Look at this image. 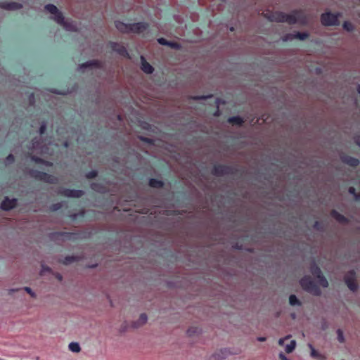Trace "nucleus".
<instances>
[{"mask_svg":"<svg viewBox=\"0 0 360 360\" xmlns=\"http://www.w3.org/2000/svg\"><path fill=\"white\" fill-rule=\"evenodd\" d=\"M266 338L265 337H258L257 338V340L259 342H264L266 341Z\"/></svg>","mask_w":360,"mask_h":360,"instance_id":"obj_60","label":"nucleus"},{"mask_svg":"<svg viewBox=\"0 0 360 360\" xmlns=\"http://www.w3.org/2000/svg\"><path fill=\"white\" fill-rule=\"evenodd\" d=\"M23 5L21 3L11 1V2H0V8L6 11H18L22 8Z\"/></svg>","mask_w":360,"mask_h":360,"instance_id":"obj_10","label":"nucleus"},{"mask_svg":"<svg viewBox=\"0 0 360 360\" xmlns=\"http://www.w3.org/2000/svg\"><path fill=\"white\" fill-rule=\"evenodd\" d=\"M336 333H337V339H338V340L340 342H341V343L345 342V339L343 331L340 328H338L336 330Z\"/></svg>","mask_w":360,"mask_h":360,"instance_id":"obj_37","label":"nucleus"},{"mask_svg":"<svg viewBox=\"0 0 360 360\" xmlns=\"http://www.w3.org/2000/svg\"><path fill=\"white\" fill-rule=\"evenodd\" d=\"M340 158L342 162L352 167H356L360 163L359 160L357 158L351 156L344 155L342 156Z\"/></svg>","mask_w":360,"mask_h":360,"instance_id":"obj_20","label":"nucleus"},{"mask_svg":"<svg viewBox=\"0 0 360 360\" xmlns=\"http://www.w3.org/2000/svg\"><path fill=\"white\" fill-rule=\"evenodd\" d=\"M98 172L96 170H91L89 172H87L85 175L86 179H91L97 176Z\"/></svg>","mask_w":360,"mask_h":360,"instance_id":"obj_40","label":"nucleus"},{"mask_svg":"<svg viewBox=\"0 0 360 360\" xmlns=\"http://www.w3.org/2000/svg\"><path fill=\"white\" fill-rule=\"evenodd\" d=\"M61 207H62V203L58 202V203L53 204L51 205V208L53 211H56V210H59Z\"/></svg>","mask_w":360,"mask_h":360,"instance_id":"obj_50","label":"nucleus"},{"mask_svg":"<svg viewBox=\"0 0 360 360\" xmlns=\"http://www.w3.org/2000/svg\"><path fill=\"white\" fill-rule=\"evenodd\" d=\"M230 349L228 348L221 349L217 352L214 353L211 355L209 360H224L229 356L231 355Z\"/></svg>","mask_w":360,"mask_h":360,"instance_id":"obj_11","label":"nucleus"},{"mask_svg":"<svg viewBox=\"0 0 360 360\" xmlns=\"http://www.w3.org/2000/svg\"><path fill=\"white\" fill-rule=\"evenodd\" d=\"M213 97L212 94H208L206 96H195L192 98L195 101H199V100H206L207 98H211Z\"/></svg>","mask_w":360,"mask_h":360,"instance_id":"obj_41","label":"nucleus"},{"mask_svg":"<svg viewBox=\"0 0 360 360\" xmlns=\"http://www.w3.org/2000/svg\"><path fill=\"white\" fill-rule=\"evenodd\" d=\"M45 9L51 14L57 13L59 10L58 8L52 4H49L45 6Z\"/></svg>","mask_w":360,"mask_h":360,"instance_id":"obj_32","label":"nucleus"},{"mask_svg":"<svg viewBox=\"0 0 360 360\" xmlns=\"http://www.w3.org/2000/svg\"><path fill=\"white\" fill-rule=\"evenodd\" d=\"M23 290L27 292L28 293L29 295H30V296L32 297H36L37 295L36 293L31 289V288L30 287H24L23 288Z\"/></svg>","mask_w":360,"mask_h":360,"instance_id":"obj_44","label":"nucleus"},{"mask_svg":"<svg viewBox=\"0 0 360 360\" xmlns=\"http://www.w3.org/2000/svg\"><path fill=\"white\" fill-rule=\"evenodd\" d=\"M309 347L311 349V356L314 358L319 357V353L314 348L311 344H309Z\"/></svg>","mask_w":360,"mask_h":360,"instance_id":"obj_42","label":"nucleus"},{"mask_svg":"<svg viewBox=\"0 0 360 360\" xmlns=\"http://www.w3.org/2000/svg\"><path fill=\"white\" fill-rule=\"evenodd\" d=\"M348 192L349 193L352 194L354 195V197L355 196V194H356V189L354 187H352V186H350L349 188H348Z\"/></svg>","mask_w":360,"mask_h":360,"instance_id":"obj_52","label":"nucleus"},{"mask_svg":"<svg viewBox=\"0 0 360 360\" xmlns=\"http://www.w3.org/2000/svg\"><path fill=\"white\" fill-rule=\"evenodd\" d=\"M41 164L46 165V166H49V167H51V166L53 165L52 162L46 161V160H44V162Z\"/></svg>","mask_w":360,"mask_h":360,"instance_id":"obj_59","label":"nucleus"},{"mask_svg":"<svg viewBox=\"0 0 360 360\" xmlns=\"http://www.w3.org/2000/svg\"><path fill=\"white\" fill-rule=\"evenodd\" d=\"M330 216L333 218H334L338 222H339L340 224H348V222H349V219L346 217L341 214L335 210H331Z\"/></svg>","mask_w":360,"mask_h":360,"instance_id":"obj_18","label":"nucleus"},{"mask_svg":"<svg viewBox=\"0 0 360 360\" xmlns=\"http://www.w3.org/2000/svg\"><path fill=\"white\" fill-rule=\"evenodd\" d=\"M46 129V122L45 121H43L41 123L40 127L39 129V134H44L45 131Z\"/></svg>","mask_w":360,"mask_h":360,"instance_id":"obj_43","label":"nucleus"},{"mask_svg":"<svg viewBox=\"0 0 360 360\" xmlns=\"http://www.w3.org/2000/svg\"><path fill=\"white\" fill-rule=\"evenodd\" d=\"M342 27L347 32H352L354 30V26L352 22L349 21H345L342 25Z\"/></svg>","mask_w":360,"mask_h":360,"instance_id":"obj_33","label":"nucleus"},{"mask_svg":"<svg viewBox=\"0 0 360 360\" xmlns=\"http://www.w3.org/2000/svg\"><path fill=\"white\" fill-rule=\"evenodd\" d=\"M309 37L308 32H295V39H299L301 41L305 40Z\"/></svg>","mask_w":360,"mask_h":360,"instance_id":"obj_34","label":"nucleus"},{"mask_svg":"<svg viewBox=\"0 0 360 360\" xmlns=\"http://www.w3.org/2000/svg\"><path fill=\"white\" fill-rule=\"evenodd\" d=\"M103 67L102 63L98 60H89L84 63L79 64L77 67V70L80 72H85L87 69H101Z\"/></svg>","mask_w":360,"mask_h":360,"instance_id":"obj_8","label":"nucleus"},{"mask_svg":"<svg viewBox=\"0 0 360 360\" xmlns=\"http://www.w3.org/2000/svg\"><path fill=\"white\" fill-rule=\"evenodd\" d=\"M144 142L149 144H154V140L148 137H146Z\"/></svg>","mask_w":360,"mask_h":360,"instance_id":"obj_55","label":"nucleus"},{"mask_svg":"<svg viewBox=\"0 0 360 360\" xmlns=\"http://www.w3.org/2000/svg\"><path fill=\"white\" fill-rule=\"evenodd\" d=\"M78 261V257L76 256H66L63 260V264L65 265H69L74 262Z\"/></svg>","mask_w":360,"mask_h":360,"instance_id":"obj_28","label":"nucleus"},{"mask_svg":"<svg viewBox=\"0 0 360 360\" xmlns=\"http://www.w3.org/2000/svg\"><path fill=\"white\" fill-rule=\"evenodd\" d=\"M77 217H78V214H72L71 215V218H72V219H76Z\"/></svg>","mask_w":360,"mask_h":360,"instance_id":"obj_64","label":"nucleus"},{"mask_svg":"<svg viewBox=\"0 0 360 360\" xmlns=\"http://www.w3.org/2000/svg\"><path fill=\"white\" fill-rule=\"evenodd\" d=\"M42 143L41 139L40 137H34L31 141L30 149H38L41 147Z\"/></svg>","mask_w":360,"mask_h":360,"instance_id":"obj_25","label":"nucleus"},{"mask_svg":"<svg viewBox=\"0 0 360 360\" xmlns=\"http://www.w3.org/2000/svg\"><path fill=\"white\" fill-rule=\"evenodd\" d=\"M148 184L150 187L155 188H160L164 186L163 181L156 179H150Z\"/></svg>","mask_w":360,"mask_h":360,"instance_id":"obj_26","label":"nucleus"},{"mask_svg":"<svg viewBox=\"0 0 360 360\" xmlns=\"http://www.w3.org/2000/svg\"><path fill=\"white\" fill-rule=\"evenodd\" d=\"M290 335H288L285 338H280L279 340H278V344L280 345H283V342H284V340L288 339L290 338Z\"/></svg>","mask_w":360,"mask_h":360,"instance_id":"obj_57","label":"nucleus"},{"mask_svg":"<svg viewBox=\"0 0 360 360\" xmlns=\"http://www.w3.org/2000/svg\"><path fill=\"white\" fill-rule=\"evenodd\" d=\"M16 199L13 198L11 200L8 197H6L1 203L0 208L4 211H9L16 206Z\"/></svg>","mask_w":360,"mask_h":360,"instance_id":"obj_12","label":"nucleus"},{"mask_svg":"<svg viewBox=\"0 0 360 360\" xmlns=\"http://www.w3.org/2000/svg\"><path fill=\"white\" fill-rule=\"evenodd\" d=\"M289 303L291 306H301L302 302L295 295H290L289 297Z\"/></svg>","mask_w":360,"mask_h":360,"instance_id":"obj_27","label":"nucleus"},{"mask_svg":"<svg viewBox=\"0 0 360 360\" xmlns=\"http://www.w3.org/2000/svg\"><path fill=\"white\" fill-rule=\"evenodd\" d=\"M283 22H288L290 25H294L297 22L302 25L307 23V18L301 10H294L289 14H286L283 12Z\"/></svg>","mask_w":360,"mask_h":360,"instance_id":"obj_2","label":"nucleus"},{"mask_svg":"<svg viewBox=\"0 0 360 360\" xmlns=\"http://www.w3.org/2000/svg\"><path fill=\"white\" fill-rule=\"evenodd\" d=\"M340 13H333L330 11L323 13L320 16V21L325 27L338 26L340 25L339 18Z\"/></svg>","mask_w":360,"mask_h":360,"instance_id":"obj_5","label":"nucleus"},{"mask_svg":"<svg viewBox=\"0 0 360 360\" xmlns=\"http://www.w3.org/2000/svg\"><path fill=\"white\" fill-rule=\"evenodd\" d=\"M69 349L72 351V352H79L81 351V347L79 343L77 342H70L69 344Z\"/></svg>","mask_w":360,"mask_h":360,"instance_id":"obj_30","label":"nucleus"},{"mask_svg":"<svg viewBox=\"0 0 360 360\" xmlns=\"http://www.w3.org/2000/svg\"><path fill=\"white\" fill-rule=\"evenodd\" d=\"M30 159L33 162H34L36 163H38V164H41L44 162V159H42V158H41L39 157L35 156V155H32L30 157Z\"/></svg>","mask_w":360,"mask_h":360,"instance_id":"obj_46","label":"nucleus"},{"mask_svg":"<svg viewBox=\"0 0 360 360\" xmlns=\"http://www.w3.org/2000/svg\"><path fill=\"white\" fill-rule=\"evenodd\" d=\"M302 288L314 296H320L321 290L317 284L309 276H304L300 280Z\"/></svg>","mask_w":360,"mask_h":360,"instance_id":"obj_3","label":"nucleus"},{"mask_svg":"<svg viewBox=\"0 0 360 360\" xmlns=\"http://www.w3.org/2000/svg\"><path fill=\"white\" fill-rule=\"evenodd\" d=\"M110 45L112 51L117 53L119 55L124 57L129 56L127 50L124 46L120 45L117 42H111Z\"/></svg>","mask_w":360,"mask_h":360,"instance_id":"obj_15","label":"nucleus"},{"mask_svg":"<svg viewBox=\"0 0 360 360\" xmlns=\"http://www.w3.org/2000/svg\"><path fill=\"white\" fill-rule=\"evenodd\" d=\"M326 328H327V324H326V321H324V322L322 323V325H321V328H322L323 330H326Z\"/></svg>","mask_w":360,"mask_h":360,"instance_id":"obj_63","label":"nucleus"},{"mask_svg":"<svg viewBox=\"0 0 360 360\" xmlns=\"http://www.w3.org/2000/svg\"><path fill=\"white\" fill-rule=\"evenodd\" d=\"M148 321V316L145 313L141 314L138 320L134 321L131 323V327L134 329H137L142 326L145 325Z\"/></svg>","mask_w":360,"mask_h":360,"instance_id":"obj_17","label":"nucleus"},{"mask_svg":"<svg viewBox=\"0 0 360 360\" xmlns=\"http://www.w3.org/2000/svg\"><path fill=\"white\" fill-rule=\"evenodd\" d=\"M318 279H319V284L323 288H327L328 286V282L323 275L319 277Z\"/></svg>","mask_w":360,"mask_h":360,"instance_id":"obj_38","label":"nucleus"},{"mask_svg":"<svg viewBox=\"0 0 360 360\" xmlns=\"http://www.w3.org/2000/svg\"><path fill=\"white\" fill-rule=\"evenodd\" d=\"M93 233L92 231L85 230L79 231L77 232H52L49 233V238L52 240H77L82 239H87L91 238Z\"/></svg>","mask_w":360,"mask_h":360,"instance_id":"obj_1","label":"nucleus"},{"mask_svg":"<svg viewBox=\"0 0 360 360\" xmlns=\"http://www.w3.org/2000/svg\"><path fill=\"white\" fill-rule=\"evenodd\" d=\"M127 330H128V325H127V322L125 321V322H124V323L121 325V326H120V329H119V331H120V333H126Z\"/></svg>","mask_w":360,"mask_h":360,"instance_id":"obj_45","label":"nucleus"},{"mask_svg":"<svg viewBox=\"0 0 360 360\" xmlns=\"http://www.w3.org/2000/svg\"><path fill=\"white\" fill-rule=\"evenodd\" d=\"M51 91L52 93H54L56 94H59V95H66L68 94L71 93V91H58L56 89H52Z\"/></svg>","mask_w":360,"mask_h":360,"instance_id":"obj_51","label":"nucleus"},{"mask_svg":"<svg viewBox=\"0 0 360 360\" xmlns=\"http://www.w3.org/2000/svg\"><path fill=\"white\" fill-rule=\"evenodd\" d=\"M200 330L197 327H191L186 330V334L188 336H193L195 333H199Z\"/></svg>","mask_w":360,"mask_h":360,"instance_id":"obj_36","label":"nucleus"},{"mask_svg":"<svg viewBox=\"0 0 360 360\" xmlns=\"http://www.w3.org/2000/svg\"><path fill=\"white\" fill-rule=\"evenodd\" d=\"M20 290L19 288H11V289H9V290H8V292H9V294H11V293H13V292L18 291V290Z\"/></svg>","mask_w":360,"mask_h":360,"instance_id":"obj_61","label":"nucleus"},{"mask_svg":"<svg viewBox=\"0 0 360 360\" xmlns=\"http://www.w3.org/2000/svg\"><path fill=\"white\" fill-rule=\"evenodd\" d=\"M28 101H29V104L30 105H33L34 104L35 98H34V95L33 93H32L29 95Z\"/></svg>","mask_w":360,"mask_h":360,"instance_id":"obj_49","label":"nucleus"},{"mask_svg":"<svg viewBox=\"0 0 360 360\" xmlns=\"http://www.w3.org/2000/svg\"><path fill=\"white\" fill-rule=\"evenodd\" d=\"M278 357L281 360H290L282 352L278 354Z\"/></svg>","mask_w":360,"mask_h":360,"instance_id":"obj_53","label":"nucleus"},{"mask_svg":"<svg viewBox=\"0 0 360 360\" xmlns=\"http://www.w3.org/2000/svg\"><path fill=\"white\" fill-rule=\"evenodd\" d=\"M234 172V167L224 165H216L212 170V174L215 176H224L233 174Z\"/></svg>","mask_w":360,"mask_h":360,"instance_id":"obj_6","label":"nucleus"},{"mask_svg":"<svg viewBox=\"0 0 360 360\" xmlns=\"http://www.w3.org/2000/svg\"><path fill=\"white\" fill-rule=\"evenodd\" d=\"M44 272L51 273L52 272V269H51V267L42 264L41 265V270L40 271V274L42 275Z\"/></svg>","mask_w":360,"mask_h":360,"instance_id":"obj_47","label":"nucleus"},{"mask_svg":"<svg viewBox=\"0 0 360 360\" xmlns=\"http://www.w3.org/2000/svg\"><path fill=\"white\" fill-rule=\"evenodd\" d=\"M141 70L146 74H152L154 71L153 67L145 60L143 56H141Z\"/></svg>","mask_w":360,"mask_h":360,"instance_id":"obj_22","label":"nucleus"},{"mask_svg":"<svg viewBox=\"0 0 360 360\" xmlns=\"http://www.w3.org/2000/svg\"><path fill=\"white\" fill-rule=\"evenodd\" d=\"M356 273L354 270H349L344 276V281L347 285L348 288L355 292L358 289V284L356 283Z\"/></svg>","mask_w":360,"mask_h":360,"instance_id":"obj_7","label":"nucleus"},{"mask_svg":"<svg viewBox=\"0 0 360 360\" xmlns=\"http://www.w3.org/2000/svg\"><path fill=\"white\" fill-rule=\"evenodd\" d=\"M58 193L65 197L75 198H79L84 194L82 190L70 188H60Z\"/></svg>","mask_w":360,"mask_h":360,"instance_id":"obj_9","label":"nucleus"},{"mask_svg":"<svg viewBox=\"0 0 360 360\" xmlns=\"http://www.w3.org/2000/svg\"><path fill=\"white\" fill-rule=\"evenodd\" d=\"M146 28L147 24L145 22L130 23L129 33H141L146 30Z\"/></svg>","mask_w":360,"mask_h":360,"instance_id":"obj_14","label":"nucleus"},{"mask_svg":"<svg viewBox=\"0 0 360 360\" xmlns=\"http://www.w3.org/2000/svg\"><path fill=\"white\" fill-rule=\"evenodd\" d=\"M90 186L92 190L99 193H102L104 191V186L99 183H91Z\"/></svg>","mask_w":360,"mask_h":360,"instance_id":"obj_29","label":"nucleus"},{"mask_svg":"<svg viewBox=\"0 0 360 360\" xmlns=\"http://www.w3.org/2000/svg\"><path fill=\"white\" fill-rule=\"evenodd\" d=\"M15 158L13 154H9L5 159L4 164L6 165H9L14 162Z\"/></svg>","mask_w":360,"mask_h":360,"instance_id":"obj_39","label":"nucleus"},{"mask_svg":"<svg viewBox=\"0 0 360 360\" xmlns=\"http://www.w3.org/2000/svg\"><path fill=\"white\" fill-rule=\"evenodd\" d=\"M295 39V33H288L281 37L283 41H292Z\"/></svg>","mask_w":360,"mask_h":360,"instance_id":"obj_35","label":"nucleus"},{"mask_svg":"<svg viewBox=\"0 0 360 360\" xmlns=\"http://www.w3.org/2000/svg\"><path fill=\"white\" fill-rule=\"evenodd\" d=\"M296 347V341L292 340L289 344L285 346V350L287 353H291L294 351Z\"/></svg>","mask_w":360,"mask_h":360,"instance_id":"obj_31","label":"nucleus"},{"mask_svg":"<svg viewBox=\"0 0 360 360\" xmlns=\"http://www.w3.org/2000/svg\"><path fill=\"white\" fill-rule=\"evenodd\" d=\"M228 122L235 124L238 126H241L243 124L244 120L240 116L236 115L229 117L228 119Z\"/></svg>","mask_w":360,"mask_h":360,"instance_id":"obj_24","label":"nucleus"},{"mask_svg":"<svg viewBox=\"0 0 360 360\" xmlns=\"http://www.w3.org/2000/svg\"><path fill=\"white\" fill-rule=\"evenodd\" d=\"M215 103H216V104H217V108H219V105L220 103H223V104H224V103H225V101H223V100H221V99H220V98H217L216 99V101H215Z\"/></svg>","mask_w":360,"mask_h":360,"instance_id":"obj_56","label":"nucleus"},{"mask_svg":"<svg viewBox=\"0 0 360 360\" xmlns=\"http://www.w3.org/2000/svg\"><path fill=\"white\" fill-rule=\"evenodd\" d=\"M265 16L271 22H283V15L282 11L267 13Z\"/></svg>","mask_w":360,"mask_h":360,"instance_id":"obj_13","label":"nucleus"},{"mask_svg":"<svg viewBox=\"0 0 360 360\" xmlns=\"http://www.w3.org/2000/svg\"><path fill=\"white\" fill-rule=\"evenodd\" d=\"M115 26L117 28V30L122 33H129L130 23H124L122 21L116 20L115 22Z\"/></svg>","mask_w":360,"mask_h":360,"instance_id":"obj_19","label":"nucleus"},{"mask_svg":"<svg viewBox=\"0 0 360 360\" xmlns=\"http://www.w3.org/2000/svg\"><path fill=\"white\" fill-rule=\"evenodd\" d=\"M356 200H360V193H356L354 197Z\"/></svg>","mask_w":360,"mask_h":360,"instance_id":"obj_62","label":"nucleus"},{"mask_svg":"<svg viewBox=\"0 0 360 360\" xmlns=\"http://www.w3.org/2000/svg\"><path fill=\"white\" fill-rule=\"evenodd\" d=\"M28 174L39 181L49 183V184H58V179L51 174H47L44 172H40L37 169H30L28 171Z\"/></svg>","mask_w":360,"mask_h":360,"instance_id":"obj_4","label":"nucleus"},{"mask_svg":"<svg viewBox=\"0 0 360 360\" xmlns=\"http://www.w3.org/2000/svg\"><path fill=\"white\" fill-rule=\"evenodd\" d=\"M310 271L311 274L317 278L323 275L321 269L314 262H313L310 265Z\"/></svg>","mask_w":360,"mask_h":360,"instance_id":"obj_23","label":"nucleus"},{"mask_svg":"<svg viewBox=\"0 0 360 360\" xmlns=\"http://www.w3.org/2000/svg\"><path fill=\"white\" fill-rule=\"evenodd\" d=\"M53 15L54 16L53 17V19L54 21H56L59 25H63L66 29L70 30L69 25L65 22L63 15L60 11Z\"/></svg>","mask_w":360,"mask_h":360,"instance_id":"obj_21","label":"nucleus"},{"mask_svg":"<svg viewBox=\"0 0 360 360\" xmlns=\"http://www.w3.org/2000/svg\"><path fill=\"white\" fill-rule=\"evenodd\" d=\"M55 277L60 281L63 280V276L60 273H55L54 274Z\"/></svg>","mask_w":360,"mask_h":360,"instance_id":"obj_54","label":"nucleus"},{"mask_svg":"<svg viewBox=\"0 0 360 360\" xmlns=\"http://www.w3.org/2000/svg\"><path fill=\"white\" fill-rule=\"evenodd\" d=\"M354 142L360 147V136H356L354 137Z\"/></svg>","mask_w":360,"mask_h":360,"instance_id":"obj_58","label":"nucleus"},{"mask_svg":"<svg viewBox=\"0 0 360 360\" xmlns=\"http://www.w3.org/2000/svg\"><path fill=\"white\" fill-rule=\"evenodd\" d=\"M158 42L160 45L163 46H167L172 49H174L175 50H179L181 48V45L177 42L168 41L166 39L163 37H160L158 39Z\"/></svg>","mask_w":360,"mask_h":360,"instance_id":"obj_16","label":"nucleus"},{"mask_svg":"<svg viewBox=\"0 0 360 360\" xmlns=\"http://www.w3.org/2000/svg\"><path fill=\"white\" fill-rule=\"evenodd\" d=\"M313 227L316 230L323 231V226L319 221L314 222Z\"/></svg>","mask_w":360,"mask_h":360,"instance_id":"obj_48","label":"nucleus"}]
</instances>
